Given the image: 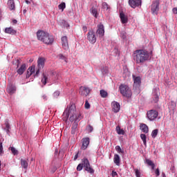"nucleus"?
<instances>
[{
	"label": "nucleus",
	"mask_w": 177,
	"mask_h": 177,
	"mask_svg": "<svg viewBox=\"0 0 177 177\" xmlns=\"http://www.w3.org/2000/svg\"><path fill=\"white\" fill-rule=\"evenodd\" d=\"M69 118V121L71 122H74V121H77V115H75V112L74 113H71Z\"/></svg>",
	"instance_id": "nucleus-31"
},
{
	"label": "nucleus",
	"mask_w": 177,
	"mask_h": 177,
	"mask_svg": "<svg viewBox=\"0 0 177 177\" xmlns=\"http://www.w3.org/2000/svg\"><path fill=\"white\" fill-rule=\"evenodd\" d=\"M102 74H107L109 73V67L105 66L102 69Z\"/></svg>",
	"instance_id": "nucleus-41"
},
{
	"label": "nucleus",
	"mask_w": 177,
	"mask_h": 177,
	"mask_svg": "<svg viewBox=\"0 0 177 177\" xmlns=\"http://www.w3.org/2000/svg\"><path fill=\"white\" fill-rule=\"evenodd\" d=\"M58 59H60L61 60H64V62H67L66 58L64 55L62 54H59L57 55Z\"/></svg>",
	"instance_id": "nucleus-42"
},
{
	"label": "nucleus",
	"mask_w": 177,
	"mask_h": 177,
	"mask_svg": "<svg viewBox=\"0 0 177 177\" xmlns=\"http://www.w3.org/2000/svg\"><path fill=\"white\" fill-rule=\"evenodd\" d=\"M119 91L124 97H132V91L131 88L127 84H120L119 86Z\"/></svg>",
	"instance_id": "nucleus-3"
},
{
	"label": "nucleus",
	"mask_w": 177,
	"mask_h": 177,
	"mask_svg": "<svg viewBox=\"0 0 177 177\" xmlns=\"http://www.w3.org/2000/svg\"><path fill=\"white\" fill-rule=\"evenodd\" d=\"M84 107L85 109H86L87 110L91 109V104H89V102H88V100L86 101L85 104H84Z\"/></svg>",
	"instance_id": "nucleus-48"
},
{
	"label": "nucleus",
	"mask_w": 177,
	"mask_h": 177,
	"mask_svg": "<svg viewBox=\"0 0 177 177\" xmlns=\"http://www.w3.org/2000/svg\"><path fill=\"white\" fill-rule=\"evenodd\" d=\"M3 153V145H2V142H0V156H2Z\"/></svg>",
	"instance_id": "nucleus-46"
},
{
	"label": "nucleus",
	"mask_w": 177,
	"mask_h": 177,
	"mask_svg": "<svg viewBox=\"0 0 177 177\" xmlns=\"http://www.w3.org/2000/svg\"><path fill=\"white\" fill-rule=\"evenodd\" d=\"M115 150L116 151H118V153H124V151H122V149H121V147L118 145L115 147Z\"/></svg>",
	"instance_id": "nucleus-47"
},
{
	"label": "nucleus",
	"mask_w": 177,
	"mask_h": 177,
	"mask_svg": "<svg viewBox=\"0 0 177 177\" xmlns=\"http://www.w3.org/2000/svg\"><path fill=\"white\" fill-rule=\"evenodd\" d=\"M61 41H62L63 48L65 50L68 49V40L67 39V37L66 36L62 37L61 39Z\"/></svg>",
	"instance_id": "nucleus-15"
},
{
	"label": "nucleus",
	"mask_w": 177,
	"mask_h": 177,
	"mask_svg": "<svg viewBox=\"0 0 177 177\" xmlns=\"http://www.w3.org/2000/svg\"><path fill=\"white\" fill-rule=\"evenodd\" d=\"M129 5L133 9L142 6V0H129Z\"/></svg>",
	"instance_id": "nucleus-11"
},
{
	"label": "nucleus",
	"mask_w": 177,
	"mask_h": 177,
	"mask_svg": "<svg viewBox=\"0 0 177 177\" xmlns=\"http://www.w3.org/2000/svg\"><path fill=\"white\" fill-rule=\"evenodd\" d=\"M152 103H158V100H159V97H158V95L157 94H154L152 97Z\"/></svg>",
	"instance_id": "nucleus-34"
},
{
	"label": "nucleus",
	"mask_w": 177,
	"mask_h": 177,
	"mask_svg": "<svg viewBox=\"0 0 177 177\" xmlns=\"http://www.w3.org/2000/svg\"><path fill=\"white\" fill-rule=\"evenodd\" d=\"M0 169H1V162H0Z\"/></svg>",
	"instance_id": "nucleus-64"
},
{
	"label": "nucleus",
	"mask_w": 177,
	"mask_h": 177,
	"mask_svg": "<svg viewBox=\"0 0 177 177\" xmlns=\"http://www.w3.org/2000/svg\"><path fill=\"white\" fill-rule=\"evenodd\" d=\"M78 131V123L73 122V126L71 127V133L72 135H75V133Z\"/></svg>",
	"instance_id": "nucleus-21"
},
{
	"label": "nucleus",
	"mask_w": 177,
	"mask_h": 177,
	"mask_svg": "<svg viewBox=\"0 0 177 177\" xmlns=\"http://www.w3.org/2000/svg\"><path fill=\"white\" fill-rule=\"evenodd\" d=\"M91 13L93 15V16H94V17H95L96 19H97V16H99V13H97V9L95 8H92L90 10Z\"/></svg>",
	"instance_id": "nucleus-26"
},
{
	"label": "nucleus",
	"mask_w": 177,
	"mask_h": 177,
	"mask_svg": "<svg viewBox=\"0 0 177 177\" xmlns=\"http://www.w3.org/2000/svg\"><path fill=\"white\" fill-rule=\"evenodd\" d=\"M37 67L38 69L36 71L35 76L38 77V74H39V71L45 67V58L44 57H39L37 60Z\"/></svg>",
	"instance_id": "nucleus-9"
},
{
	"label": "nucleus",
	"mask_w": 177,
	"mask_h": 177,
	"mask_svg": "<svg viewBox=\"0 0 177 177\" xmlns=\"http://www.w3.org/2000/svg\"><path fill=\"white\" fill-rule=\"evenodd\" d=\"M75 113V105H71L70 106H68L66 109L63 113V118H65V121H67L68 120V117H70L71 114H74Z\"/></svg>",
	"instance_id": "nucleus-4"
},
{
	"label": "nucleus",
	"mask_w": 177,
	"mask_h": 177,
	"mask_svg": "<svg viewBox=\"0 0 177 177\" xmlns=\"http://www.w3.org/2000/svg\"><path fill=\"white\" fill-rule=\"evenodd\" d=\"M140 129L144 133H149V127L147 126L146 124H141L140 125Z\"/></svg>",
	"instance_id": "nucleus-17"
},
{
	"label": "nucleus",
	"mask_w": 177,
	"mask_h": 177,
	"mask_svg": "<svg viewBox=\"0 0 177 177\" xmlns=\"http://www.w3.org/2000/svg\"><path fill=\"white\" fill-rule=\"evenodd\" d=\"M48 82V76L45 75V73H43L42 77H41V83L43 85H46V83Z\"/></svg>",
	"instance_id": "nucleus-29"
},
{
	"label": "nucleus",
	"mask_w": 177,
	"mask_h": 177,
	"mask_svg": "<svg viewBox=\"0 0 177 177\" xmlns=\"http://www.w3.org/2000/svg\"><path fill=\"white\" fill-rule=\"evenodd\" d=\"M147 117L149 121H154L158 117V111L154 109L149 110L147 112Z\"/></svg>",
	"instance_id": "nucleus-8"
},
{
	"label": "nucleus",
	"mask_w": 177,
	"mask_h": 177,
	"mask_svg": "<svg viewBox=\"0 0 177 177\" xmlns=\"http://www.w3.org/2000/svg\"><path fill=\"white\" fill-rule=\"evenodd\" d=\"M113 161L116 165L118 166L120 165V156L118 154L114 155Z\"/></svg>",
	"instance_id": "nucleus-27"
},
{
	"label": "nucleus",
	"mask_w": 177,
	"mask_h": 177,
	"mask_svg": "<svg viewBox=\"0 0 177 177\" xmlns=\"http://www.w3.org/2000/svg\"><path fill=\"white\" fill-rule=\"evenodd\" d=\"M9 149L12 151V154H14V156H16V154H17V150L16 149L15 147H10L9 148Z\"/></svg>",
	"instance_id": "nucleus-39"
},
{
	"label": "nucleus",
	"mask_w": 177,
	"mask_h": 177,
	"mask_svg": "<svg viewBox=\"0 0 177 177\" xmlns=\"http://www.w3.org/2000/svg\"><path fill=\"white\" fill-rule=\"evenodd\" d=\"M28 159H21V167L24 168V169H27L28 168Z\"/></svg>",
	"instance_id": "nucleus-18"
},
{
	"label": "nucleus",
	"mask_w": 177,
	"mask_h": 177,
	"mask_svg": "<svg viewBox=\"0 0 177 177\" xmlns=\"http://www.w3.org/2000/svg\"><path fill=\"white\" fill-rule=\"evenodd\" d=\"M133 59L137 64H143L145 62L149 60L150 55L149 51L145 49L136 50L133 54Z\"/></svg>",
	"instance_id": "nucleus-1"
},
{
	"label": "nucleus",
	"mask_w": 177,
	"mask_h": 177,
	"mask_svg": "<svg viewBox=\"0 0 177 177\" xmlns=\"http://www.w3.org/2000/svg\"><path fill=\"white\" fill-rule=\"evenodd\" d=\"M8 5L10 10H15V9L16 8L14 0H8Z\"/></svg>",
	"instance_id": "nucleus-25"
},
{
	"label": "nucleus",
	"mask_w": 177,
	"mask_h": 177,
	"mask_svg": "<svg viewBox=\"0 0 177 177\" xmlns=\"http://www.w3.org/2000/svg\"><path fill=\"white\" fill-rule=\"evenodd\" d=\"M60 24L64 27V28H68V27H70V25L68 24V23H67V21H66L65 20H62Z\"/></svg>",
	"instance_id": "nucleus-33"
},
{
	"label": "nucleus",
	"mask_w": 177,
	"mask_h": 177,
	"mask_svg": "<svg viewBox=\"0 0 177 177\" xmlns=\"http://www.w3.org/2000/svg\"><path fill=\"white\" fill-rule=\"evenodd\" d=\"M82 120V114L79 113L77 116H76V121H81Z\"/></svg>",
	"instance_id": "nucleus-49"
},
{
	"label": "nucleus",
	"mask_w": 177,
	"mask_h": 177,
	"mask_svg": "<svg viewBox=\"0 0 177 177\" xmlns=\"http://www.w3.org/2000/svg\"><path fill=\"white\" fill-rule=\"evenodd\" d=\"M151 169H154V168L156 167V165H151Z\"/></svg>",
	"instance_id": "nucleus-60"
},
{
	"label": "nucleus",
	"mask_w": 177,
	"mask_h": 177,
	"mask_svg": "<svg viewBox=\"0 0 177 177\" xmlns=\"http://www.w3.org/2000/svg\"><path fill=\"white\" fill-rule=\"evenodd\" d=\"M133 89L136 90V93H140V84H142V78L138 76L133 75Z\"/></svg>",
	"instance_id": "nucleus-5"
},
{
	"label": "nucleus",
	"mask_w": 177,
	"mask_h": 177,
	"mask_svg": "<svg viewBox=\"0 0 177 177\" xmlns=\"http://www.w3.org/2000/svg\"><path fill=\"white\" fill-rule=\"evenodd\" d=\"M55 156H57V154H59V151L57 149H55Z\"/></svg>",
	"instance_id": "nucleus-59"
},
{
	"label": "nucleus",
	"mask_w": 177,
	"mask_h": 177,
	"mask_svg": "<svg viewBox=\"0 0 177 177\" xmlns=\"http://www.w3.org/2000/svg\"><path fill=\"white\" fill-rule=\"evenodd\" d=\"M87 39L90 44H96V33L93 30H88L87 32Z\"/></svg>",
	"instance_id": "nucleus-7"
},
{
	"label": "nucleus",
	"mask_w": 177,
	"mask_h": 177,
	"mask_svg": "<svg viewBox=\"0 0 177 177\" xmlns=\"http://www.w3.org/2000/svg\"><path fill=\"white\" fill-rule=\"evenodd\" d=\"M31 75H32V74H31V73H30L27 71L26 78H30L31 77Z\"/></svg>",
	"instance_id": "nucleus-53"
},
{
	"label": "nucleus",
	"mask_w": 177,
	"mask_h": 177,
	"mask_svg": "<svg viewBox=\"0 0 177 177\" xmlns=\"http://www.w3.org/2000/svg\"><path fill=\"white\" fill-rule=\"evenodd\" d=\"M116 132L118 135H124L125 134V131H124V129H122L121 127H120V126L116 127Z\"/></svg>",
	"instance_id": "nucleus-30"
},
{
	"label": "nucleus",
	"mask_w": 177,
	"mask_h": 177,
	"mask_svg": "<svg viewBox=\"0 0 177 177\" xmlns=\"http://www.w3.org/2000/svg\"><path fill=\"white\" fill-rule=\"evenodd\" d=\"M151 10L152 15H158V11L160 10V0H156L152 2Z\"/></svg>",
	"instance_id": "nucleus-6"
},
{
	"label": "nucleus",
	"mask_w": 177,
	"mask_h": 177,
	"mask_svg": "<svg viewBox=\"0 0 177 177\" xmlns=\"http://www.w3.org/2000/svg\"><path fill=\"white\" fill-rule=\"evenodd\" d=\"M26 3H27V5H30V2L28 0H26Z\"/></svg>",
	"instance_id": "nucleus-61"
},
{
	"label": "nucleus",
	"mask_w": 177,
	"mask_h": 177,
	"mask_svg": "<svg viewBox=\"0 0 177 177\" xmlns=\"http://www.w3.org/2000/svg\"><path fill=\"white\" fill-rule=\"evenodd\" d=\"M102 9H103L104 12H105V13L109 15V13H110V10L111 9V8L110 7V6L108 3H106V2H103L102 3Z\"/></svg>",
	"instance_id": "nucleus-16"
},
{
	"label": "nucleus",
	"mask_w": 177,
	"mask_h": 177,
	"mask_svg": "<svg viewBox=\"0 0 177 177\" xmlns=\"http://www.w3.org/2000/svg\"><path fill=\"white\" fill-rule=\"evenodd\" d=\"M42 97L44 100H48V97L46 95H43Z\"/></svg>",
	"instance_id": "nucleus-57"
},
{
	"label": "nucleus",
	"mask_w": 177,
	"mask_h": 177,
	"mask_svg": "<svg viewBox=\"0 0 177 177\" xmlns=\"http://www.w3.org/2000/svg\"><path fill=\"white\" fill-rule=\"evenodd\" d=\"M140 138H141V139H142V142H143V145H144L145 146H147V141L146 140V139H147V138H146V134H143V133L140 134Z\"/></svg>",
	"instance_id": "nucleus-32"
},
{
	"label": "nucleus",
	"mask_w": 177,
	"mask_h": 177,
	"mask_svg": "<svg viewBox=\"0 0 177 177\" xmlns=\"http://www.w3.org/2000/svg\"><path fill=\"white\" fill-rule=\"evenodd\" d=\"M80 153V151L77 152L76 154L74 156V161L78 158V154Z\"/></svg>",
	"instance_id": "nucleus-56"
},
{
	"label": "nucleus",
	"mask_w": 177,
	"mask_h": 177,
	"mask_svg": "<svg viewBox=\"0 0 177 177\" xmlns=\"http://www.w3.org/2000/svg\"><path fill=\"white\" fill-rule=\"evenodd\" d=\"M7 92L10 95H13L16 92V86H9L7 87Z\"/></svg>",
	"instance_id": "nucleus-20"
},
{
	"label": "nucleus",
	"mask_w": 177,
	"mask_h": 177,
	"mask_svg": "<svg viewBox=\"0 0 177 177\" xmlns=\"http://www.w3.org/2000/svg\"><path fill=\"white\" fill-rule=\"evenodd\" d=\"M58 9L64 10L66 9V3L62 2L61 4L58 6Z\"/></svg>",
	"instance_id": "nucleus-38"
},
{
	"label": "nucleus",
	"mask_w": 177,
	"mask_h": 177,
	"mask_svg": "<svg viewBox=\"0 0 177 177\" xmlns=\"http://www.w3.org/2000/svg\"><path fill=\"white\" fill-rule=\"evenodd\" d=\"M96 34L100 38H103L104 37V26L103 24H100L97 26Z\"/></svg>",
	"instance_id": "nucleus-10"
},
{
	"label": "nucleus",
	"mask_w": 177,
	"mask_h": 177,
	"mask_svg": "<svg viewBox=\"0 0 177 177\" xmlns=\"http://www.w3.org/2000/svg\"><path fill=\"white\" fill-rule=\"evenodd\" d=\"M5 32L6 34H10L11 35H15V34H16V30H14L12 27L6 28Z\"/></svg>",
	"instance_id": "nucleus-24"
},
{
	"label": "nucleus",
	"mask_w": 177,
	"mask_h": 177,
	"mask_svg": "<svg viewBox=\"0 0 177 177\" xmlns=\"http://www.w3.org/2000/svg\"><path fill=\"white\" fill-rule=\"evenodd\" d=\"M118 174H117V171H112V176L113 177H115L117 176Z\"/></svg>",
	"instance_id": "nucleus-54"
},
{
	"label": "nucleus",
	"mask_w": 177,
	"mask_h": 177,
	"mask_svg": "<svg viewBox=\"0 0 177 177\" xmlns=\"http://www.w3.org/2000/svg\"><path fill=\"white\" fill-rule=\"evenodd\" d=\"M90 143V139L89 138H84L82 140V147L81 149L82 150H86L88 149V146H89Z\"/></svg>",
	"instance_id": "nucleus-12"
},
{
	"label": "nucleus",
	"mask_w": 177,
	"mask_h": 177,
	"mask_svg": "<svg viewBox=\"0 0 177 177\" xmlns=\"http://www.w3.org/2000/svg\"><path fill=\"white\" fill-rule=\"evenodd\" d=\"M157 135H158V129H156L151 132V136L154 139L157 137Z\"/></svg>",
	"instance_id": "nucleus-37"
},
{
	"label": "nucleus",
	"mask_w": 177,
	"mask_h": 177,
	"mask_svg": "<svg viewBox=\"0 0 177 177\" xmlns=\"http://www.w3.org/2000/svg\"><path fill=\"white\" fill-rule=\"evenodd\" d=\"M82 165H83L84 169L86 168L91 167V163H89V160H88V158H84L82 159Z\"/></svg>",
	"instance_id": "nucleus-23"
},
{
	"label": "nucleus",
	"mask_w": 177,
	"mask_h": 177,
	"mask_svg": "<svg viewBox=\"0 0 177 177\" xmlns=\"http://www.w3.org/2000/svg\"><path fill=\"white\" fill-rule=\"evenodd\" d=\"M172 12L174 13V15H177V8H174L172 9Z\"/></svg>",
	"instance_id": "nucleus-55"
},
{
	"label": "nucleus",
	"mask_w": 177,
	"mask_h": 177,
	"mask_svg": "<svg viewBox=\"0 0 177 177\" xmlns=\"http://www.w3.org/2000/svg\"><path fill=\"white\" fill-rule=\"evenodd\" d=\"M82 30H83L84 32H86V31H88V26H84L82 27Z\"/></svg>",
	"instance_id": "nucleus-52"
},
{
	"label": "nucleus",
	"mask_w": 177,
	"mask_h": 177,
	"mask_svg": "<svg viewBox=\"0 0 177 177\" xmlns=\"http://www.w3.org/2000/svg\"><path fill=\"white\" fill-rule=\"evenodd\" d=\"M120 17L122 24H127V23H128V17H125V14L121 12L120 14Z\"/></svg>",
	"instance_id": "nucleus-19"
},
{
	"label": "nucleus",
	"mask_w": 177,
	"mask_h": 177,
	"mask_svg": "<svg viewBox=\"0 0 177 177\" xmlns=\"http://www.w3.org/2000/svg\"><path fill=\"white\" fill-rule=\"evenodd\" d=\"M37 37L39 41H41L46 45H52V44H53V41H55L53 35H49V33L43 30L37 31Z\"/></svg>",
	"instance_id": "nucleus-2"
},
{
	"label": "nucleus",
	"mask_w": 177,
	"mask_h": 177,
	"mask_svg": "<svg viewBox=\"0 0 177 177\" xmlns=\"http://www.w3.org/2000/svg\"><path fill=\"white\" fill-rule=\"evenodd\" d=\"M134 171L136 177H140V171L139 169H135Z\"/></svg>",
	"instance_id": "nucleus-45"
},
{
	"label": "nucleus",
	"mask_w": 177,
	"mask_h": 177,
	"mask_svg": "<svg viewBox=\"0 0 177 177\" xmlns=\"http://www.w3.org/2000/svg\"><path fill=\"white\" fill-rule=\"evenodd\" d=\"M24 13H27V10H24Z\"/></svg>",
	"instance_id": "nucleus-62"
},
{
	"label": "nucleus",
	"mask_w": 177,
	"mask_h": 177,
	"mask_svg": "<svg viewBox=\"0 0 177 177\" xmlns=\"http://www.w3.org/2000/svg\"><path fill=\"white\" fill-rule=\"evenodd\" d=\"M26 64H22L20 68L17 71V74H19V75H23V73H24V71H26Z\"/></svg>",
	"instance_id": "nucleus-22"
},
{
	"label": "nucleus",
	"mask_w": 177,
	"mask_h": 177,
	"mask_svg": "<svg viewBox=\"0 0 177 177\" xmlns=\"http://www.w3.org/2000/svg\"><path fill=\"white\" fill-rule=\"evenodd\" d=\"M85 171H86L87 172H88V174H95V170L92 168V167H86V169H84Z\"/></svg>",
	"instance_id": "nucleus-36"
},
{
	"label": "nucleus",
	"mask_w": 177,
	"mask_h": 177,
	"mask_svg": "<svg viewBox=\"0 0 177 177\" xmlns=\"http://www.w3.org/2000/svg\"><path fill=\"white\" fill-rule=\"evenodd\" d=\"M59 95H60V92H59V91H55L53 93L54 97H59Z\"/></svg>",
	"instance_id": "nucleus-50"
},
{
	"label": "nucleus",
	"mask_w": 177,
	"mask_h": 177,
	"mask_svg": "<svg viewBox=\"0 0 177 177\" xmlns=\"http://www.w3.org/2000/svg\"><path fill=\"white\" fill-rule=\"evenodd\" d=\"M86 131L91 133V132H93V127H92L91 124L88 125L86 127Z\"/></svg>",
	"instance_id": "nucleus-40"
},
{
	"label": "nucleus",
	"mask_w": 177,
	"mask_h": 177,
	"mask_svg": "<svg viewBox=\"0 0 177 177\" xmlns=\"http://www.w3.org/2000/svg\"><path fill=\"white\" fill-rule=\"evenodd\" d=\"M146 163L147 164V165H149V167H151V165H154V162H153V161H151V160L150 159H147Z\"/></svg>",
	"instance_id": "nucleus-43"
},
{
	"label": "nucleus",
	"mask_w": 177,
	"mask_h": 177,
	"mask_svg": "<svg viewBox=\"0 0 177 177\" xmlns=\"http://www.w3.org/2000/svg\"><path fill=\"white\" fill-rule=\"evenodd\" d=\"M12 23H13V24H17V20L12 19Z\"/></svg>",
	"instance_id": "nucleus-58"
},
{
	"label": "nucleus",
	"mask_w": 177,
	"mask_h": 177,
	"mask_svg": "<svg viewBox=\"0 0 177 177\" xmlns=\"http://www.w3.org/2000/svg\"><path fill=\"white\" fill-rule=\"evenodd\" d=\"M84 168V165H82V164H79L77 167V171H82V169Z\"/></svg>",
	"instance_id": "nucleus-44"
},
{
	"label": "nucleus",
	"mask_w": 177,
	"mask_h": 177,
	"mask_svg": "<svg viewBox=\"0 0 177 177\" xmlns=\"http://www.w3.org/2000/svg\"><path fill=\"white\" fill-rule=\"evenodd\" d=\"M111 107H112V111L114 113H118L120 111V109H121V106L120 105V103L113 101L111 103Z\"/></svg>",
	"instance_id": "nucleus-13"
},
{
	"label": "nucleus",
	"mask_w": 177,
	"mask_h": 177,
	"mask_svg": "<svg viewBox=\"0 0 177 177\" xmlns=\"http://www.w3.org/2000/svg\"><path fill=\"white\" fill-rule=\"evenodd\" d=\"M155 174L156 176H160V169H156L155 171Z\"/></svg>",
	"instance_id": "nucleus-51"
},
{
	"label": "nucleus",
	"mask_w": 177,
	"mask_h": 177,
	"mask_svg": "<svg viewBox=\"0 0 177 177\" xmlns=\"http://www.w3.org/2000/svg\"><path fill=\"white\" fill-rule=\"evenodd\" d=\"M100 95L101 97L106 98L107 97V96H109V93H107V91L102 89L100 91Z\"/></svg>",
	"instance_id": "nucleus-28"
},
{
	"label": "nucleus",
	"mask_w": 177,
	"mask_h": 177,
	"mask_svg": "<svg viewBox=\"0 0 177 177\" xmlns=\"http://www.w3.org/2000/svg\"><path fill=\"white\" fill-rule=\"evenodd\" d=\"M6 128L9 129V124H6Z\"/></svg>",
	"instance_id": "nucleus-63"
},
{
	"label": "nucleus",
	"mask_w": 177,
	"mask_h": 177,
	"mask_svg": "<svg viewBox=\"0 0 177 177\" xmlns=\"http://www.w3.org/2000/svg\"><path fill=\"white\" fill-rule=\"evenodd\" d=\"M28 73H30V74H34L35 73V66H32L28 68Z\"/></svg>",
	"instance_id": "nucleus-35"
},
{
	"label": "nucleus",
	"mask_w": 177,
	"mask_h": 177,
	"mask_svg": "<svg viewBox=\"0 0 177 177\" xmlns=\"http://www.w3.org/2000/svg\"><path fill=\"white\" fill-rule=\"evenodd\" d=\"M90 92H91V90L89 89V88L86 86H81L80 88V93H81V95H83L84 96H88Z\"/></svg>",
	"instance_id": "nucleus-14"
}]
</instances>
